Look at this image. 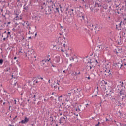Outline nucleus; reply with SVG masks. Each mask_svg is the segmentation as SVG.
Here are the masks:
<instances>
[{
  "instance_id": "28",
  "label": "nucleus",
  "mask_w": 126,
  "mask_h": 126,
  "mask_svg": "<svg viewBox=\"0 0 126 126\" xmlns=\"http://www.w3.org/2000/svg\"><path fill=\"white\" fill-rule=\"evenodd\" d=\"M88 63H89V64H90V65H92V62H91V61H89L88 62Z\"/></svg>"
},
{
  "instance_id": "60",
  "label": "nucleus",
  "mask_w": 126,
  "mask_h": 126,
  "mask_svg": "<svg viewBox=\"0 0 126 126\" xmlns=\"http://www.w3.org/2000/svg\"><path fill=\"white\" fill-rule=\"evenodd\" d=\"M40 79H41L42 80H43V79H44V78H43L42 77L40 78Z\"/></svg>"
},
{
  "instance_id": "11",
  "label": "nucleus",
  "mask_w": 126,
  "mask_h": 126,
  "mask_svg": "<svg viewBox=\"0 0 126 126\" xmlns=\"http://www.w3.org/2000/svg\"><path fill=\"white\" fill-rule=\"evenodd\" d=\"M24 12H27L28 11V6H26V4L24 5Z\"/></svg>"
},
{
  "instance_id": "44",
  "label": "nucleus",
  "mask_w": 126,
  "mask_h": 126,
  "mask_svg": "<svg viewBox=\"0 0 126 126\" xmlns=\"http://www.w3.org/2000/svg\"><path fill=\"white\" fill-rule=\"evenodd\" d=\"M41 9H44V6H41Z\"/></svg>"
},
{
  "instance_id": "43",
  "label": "nucleus",
  "mask_w": 126,
  "mask_h": 126,
  "mask_svg": "<svg viewBox=\"0 0 126 126\" xmlns=\"http://www.w3.org/2000/svg\"><path fill=\"white\" fill-rule=\"evenodd\" d=\"M60 62V59L58 57V60L57 61V63H59Z\"/></svg>"
},
{
  "instance_id": "50",
  "label": "nucleus",
  "mask_w": 126,
  "mask_h": 126,
  "mask_svg": "<svg viewBox=\"0 0 126 126\" xmlns=\"http://www.w3.org/2000/svg\"><path fill=\"white\" fill-rule=\"evenodd\" d=\"M17 117V116H15V118L13 119V120H15V119H16V117Z\"/></svg>"
},
{
  "instance_id": "64",
  "label": "nucleus",
  "mask_w": 126,
  "mask_h": 126,
  "mask_svg": "<svg viewBox=\"0 0 126 126\" xmlns=\"http://www.w3.org/2000/svg\"><path fill=\"white\" fill-rule=\"evenodd\" d=\"M35 37H36V36H37V33L35 34Z\"/></svg>"
},
{
  "instance_id": "9",
  "label": "nucleus",
  "mask_w": 126,
  "mask_h": 126,
  "mask_svg": "<svg viewBox=\"0 0 126 126\" xmlns=\"http://www.w3.org/2000/svg\"><path fill=\"white\" fill-rule=\"evenodd\" d=\"M16 17L14 18V20H21L22 19V18L21 17V16H19V15L16 14Z\"/></svg>"
},
{
  "instance_id": "1",
  "label": "nucleus",
  "mask_w": 126,
  "mask_h": 126,
  "mask_svg": "<svg viewBox=\"0 0 126 126\" xmlns=\"http://www.w3.org/2000/svg\"><path fill=\"white\" fill-rule=\"evenodd\" d=\"M35 53L34 51H32L29 50L25 53V57H27L28 60H32L33 58H36V56L34 55Z\"/></svg>"
},
{
  "instance_id": "31",
  "label": "nucleus",
  "mask_w": 126,
  "mask_h": 126,
  "mask_svg": "<svg viewBox=\"0 0 126 126\" xmlns=\"http://www.w3.org/2000/svg\"><path fill=\"white\" fill-rule=\"evenodd\" d=\"M95 63L96 64H99V61L97 60H95Z\"/></svg>"
},
{
  "instance_id": "18",
  "label": "nucleus",
  "mask_w": 126,
  "mask_h": 126,
  "mask_svg": "<svg viewBox=\"0 0 126 126\" xmlns=\"http://www.w3.org/2000/svg\"><path fill=\"white\" fill-rule=\"evenodd\" d=\"M70 94L71 93L68 94V95H67V98L66 99V101H69V99H70Z\"/></svg>"
},
{
  "instance_id": "57",
  "label": "nucleus",
  "mask_w": 126,
  "mask_h": 126,
  "mask_svg": "<svg viewBox=\"0 0 126 126\" xmlns=\"http://www.w3.org/2000/svg\"><path fill=\"white\" fill-rule=\"evenodd\" d=\"M33 98H36V95H34Z\"/></svg>"
},
{
  "instance_id": "2",
  "label": "nucleus",
  "mask_w": 126,
  "mask_h": 126,
  "mask_svg": "<svg viewBox=\"0 0 126 126\" xmlns=\"http://www.w3.org/2000/svg\"><path fill=\"white\" fill-rule=\"evenodd\" d=\"M95 4L94 6V10L96 11H99V8L97 7H101L102 6V2L101 0H95Z\"/></svg>"
},
{
  "instance_id": "51",
  "label": "nucleus",
  "mask_w": 126,
  "mask_h": 126,
  "mask_svg": "<svg viewBox=\"0 0 126 126\" xmlns=\"http://www.w3.org/2000/svg\"><path fill=\"white\" fill-rule=\"evenodd\" d=\"M121 24H122V21H121L120 23L119 24L120 26H121Z\"/></svg>"
},
{
  "instance_id": "34",
  "label": "nucleus",
  "mask_w": 126,
  "mask_h": 126,
  "mask_svg": "<svg viewBox=\"0 0 126 126\" xmlns=\"http://www.w3.org/2000/svg\"><path fill=\"white\" fill-rule=\"evenodd\" d=\"M70 61H72H72H74V58H73V57H71L70 58Z\"/></svg>"
},
{
  "instance_id": "42",
  "label": "nucleus",
  "mask_w": 126,
  "mask_h": 126,
  "mask_svg": "<svg viewBox=\"0 0 126 126\" xmlns=\"http://www.w3.org/2000/svg\"><path fill=\"white\" fill-rule=\"evenodd\" d=\"M63 46L64 48H65V44H63Z\"/></svg>"
},
{
  "instance_id": "12",
  "label": "nucleus",
  "mask_w": 126,
  "mask_h": 126,
  "mask_svg": "<svg viewBox=\"0 0 126 126\" xmlns=\"http://www.w3.org/2000/svg\"><path fill=\"white\" fill-rule=\"evenodd\" d=\"M105 72H107L105 74V75H107L109 76V75H111V71L110 70H106L105 71Z\"/></svg>"
},
{
  "instance_id": "41",
  "label": "nucleus",
  "mask_w": 126,
  "mask_h": 126,
  "mask_svg": "<svg viewBox=\"0 0 126 126\" xmlns=\"http://www.w3.org/2000/svg\"><path fill=\"white\" fill-rule=\"evenodd\" d=\"M61 51L63 52V53H64V50H63V49H61Z\"/></svg>"
},
{
  "instance_id": "38",
  "label": "nucleus",
  "mask_w": 126,
  "mask_h": 126,
  "mask_svg": "<svg viewBox=\"0 0 126 126\" xmlns=\"http://www.w3.org/2000/svg\"><path fill=\"white\" fill-rule=\"evenodd\" d=\"M22 25H23V26H25V21H24V23H22Z\"/></svg>"
},
{
  "instance_id": "46",
  "label": "nucleus",
  "mask_w": 126,
  "mask_h": 126,
  "mask_svg": "<svg viewBox=\"0 0 126 126\" xmlns=\"http://www.w3.org/2000/svg\"><path fill=\"white\" fill-rule=\"evenodd\" d=\"M109 121V119H108V118H106V121L108 122Z\"/></svg>"
},
{
  "instance_id": "29",
  "label": "nucleus",
  "mask_w": 126,
  "mask_h": 126,
  "mask_svg": "<svg viewBox=\"0 0 126 126\" xmlns=\"http://www.w3.org/2000/svg\"><path fill=\"white\" fill-rule=\"evenodd\" d=\"M105 96V97H109L110 95L109 94H106Z\"/></svg>"
},
{
  "instance_id": "33",
  "label": "nucleus",
  "mask_w": 126,
  "mask_h": 126,
  "mask_svg": "<svg viewBox=\"0 0 126 126\" xmlns=\"http://www.w3.org/2000/svg\"><path fill=\"white\" fill-rule=\"evenodd\" d=\"M54 88H55V89H57V88H60V87H59V86H54Z\"/></svg>"
},
{
  "instance_id": "35",
  "label": "nucleus",
  "mask_w": 126,
  "mask_h": 126,
  "mask_svg": "<svg viewBox=\"0 0 126 126\" xmlns=\"http://www.w3.org/2000/svg\"><path fill=\"white\" fill-rule=\"evenodd\" d=\"M90 9H91V11H93V10H94V9L93 8V7H91Z\"/></svg>"
},
{
  "instance_id": "23",
  "label": "nucleus",
  "mask_w": 126,
  "mask_h": 126,
  "mask_svg": "<svg viewBox=\"0 0 126 126\" xmlns=\"http://www.w3.org/2000/svg\"><path fill=\"white\" fill-rule=\"evenodd\" d=\"M2 63H3V59H0V64H2Z\"/></svg>"
},
{
  "instance_id": "55",
  "label": "nucleus",
  "mask_w": 126,
  "mask_h": 126,
  "mask_svg": "<svg viewBox=\"0 0 126 126\" xmlns=\"http://www.w3.org/2000/svg\"><path fill=\"white\" fill-rule=\"evenodd\" d=\"M48 82H49V83H51V80H49L48 81Z\"/></svg>"
},
{
  "instance_id": "22",
  "label": "nucleus",
  "mask_w": 126,
  "mask_h": 126,
  "mask_svg": "<svg viewBox=\"0 0 126 126\" xmlns=\"http://www.w3.org/2000/svg\"><path fill=\"white\" fill-rule=\"evenodd\" d=\"M55 12H60V11L59 10V8H57V7H55Z\"/></svg>"
},
{
  "instance_id": "13",
  "label": "nucleus",
  "mask_w": 126,
  "mask_h": 126,
  "mask_svg": "<svg viewBox=\"0 0 126 126\" xmlns=\"http://www.w3.org/2000/svg\"><path fill=\"white\" fill-rule=\"evenodd\" d=\"M78 74H80V72L78 73L76 72H74L71 74V76H76V75H78Z\"/></svg>"
},
{
  "instance_id": "62",
  "label": "nucleus",
  "mask_w": 126,
  "mask_h": 126,
  "mask_svg": "<svg viewBox=\"0 0 126 126\" xmlns=\"http://www.w3.org/2000/svg\"><path fill=\"white\" fill-rule=\"evenodd\" d=\"M105 82V84H107V82Z\"/></svg>"
},
{
  "instance_id": "16",
  "label": "nucleus",
  "mask_w": 126,
  "mask_h": 126,
  "mask_svg": "<svg viewBox=\"0 0 126 126\" xmlns=\"http://www.w3.org/2000/svg\"><path fill=\"white\" fill-rule=\"evenodd\" d=\"M109 95L111 97L114 96V95H115V94H114V91H110Z\"/></svg>"
},
{
  "instance_id": "49",
  "label": "nucleus",
  "mask_w": 126,
  "mask_h": 126,
  "mask_svg": "<svg viewBox=\"0 0 126 126\" xmlns=\"http://www.w3.org/2000/svg\"><path fill=\"white\" fill-rule=\"evenodd\" d=\"M119 10L120 11H121V10H123V9L120 8V9H119Z\"/></svg>"
},
{
  "instance_id": "6",
  "label": "nucleus",
  "mask_w": 126,
  "mask_h": 126,
  "mask_svg": "<svg viewBox=\"0 0 126 126\" xmlns=\"http://www.w3.org/2000/svg\"><path fill=\"white\" fill-rule=\"evenodd\" d=\"M66 11H68L69 15H73V9H69V8H66Z\"/></svg>"
},
{
  "instance_id": "37",
  "label": "nucleus",
  "mask_w": 126,
  "mask_h": 126,
  "mask_svg": "<svg viewBox=\"0 0 126 126\" xmlns=\"http://www.w3.org/2000/svg\"><path fill=\"white\" fill-rule=\"evenodd\" d=\"M62 118H61L60 119V120H59V122H60V124H62Z\"/></svg>"
},
{
  "instance_id": "15",
  "label": "nucleus",
  "mask_w": 126,
  "mask_h": 126,
  "mask_svg": "<svg viewBox=\"0 0 126 126\" xmlns=\"http://www.w3.org/2000/svg\"><path fill=\"white\" fill-rule=\"evenodd\" d=\"M26 24L27 25V28H29V29H31V28L30 27V24L28 22V21L26 22Z\"/></svg>"
},
{
  "instance_id": "25",
  "label": "nucleus",
  "mask_w": 126,
  "mask_h": 126,
  "mask_svg": "<svg viewBox=\"0 0 126 126\" xmlns=\"http://www.w3.org/2000/svg\"><path fill=\"white\" fill-rule=\"evenodd\" d=\"M104 6H103V8H104V9H108V6L107 5H104Z\"/></svg>"
},
{
  "instance_id": "63",
  "label": "nucleus",
  "mask_w": 126,
  "mask_h": 126,
  "mask_svg": "<svg viewBox=\"0 0 126 126\" xmlns=\"http://www.w3.org/2000/svg\"><path fill=\"white\" fill-rule=\"evenodd\" d=\"M4 33H6V31H5Z\"/></svg>"
},
{
  "instance_id": "30",
  "label": "nucleus",
  "mask_w": 126,
  "mask_h": 126,
  "mask_svg": "<svg viewBox=\"0 0 126 126\" xmlns=\"http://www.w3.org/2000/svg\"><path fill=\"white\" fill-rule=\"evenodd\" d=\"M10 35V32H8L7 33V37L6 38H8V35Z\"/></svg>"
},
{
  "instance_id": "24",
  "label": "nucleus",
  "mask_w": 126,
  "mask_h": 126,
  "mask_svg": "<svg viewBox=\"0 0 126 126\" xmlns=\"http://www.w3.org/2000/svg\"><path fill=\"white\" fill-rule=\"evenodd\" d=\"M116 10V13H117L118 14H120V13H121V12L119 10V8H117Z\"/></svg>"
},
{
  "instance_id": "19",
  "label": "nucleus",
  "mask_w": 126,
  "mask_h": 126,
  "mask_svg": "<svg viewBox=\"0 0 126 126\" xmlns=\"http://www.w3.org/2000/svg\"><path fill=\"white\" fill-rule=\"evenodd\" d=\"M87 67L90 68V69H92V70H94V67L92 65H90L89 66H87Z\"/></svg>"
},
{
  "instance_id": "26",
  "label": "nucleus",
  "mask_w": 126,
  "mask_h": 126,
  "mask_svg": "<svg viewBox=\"0 0 126 126\" xmlns=\"http://www.w3.org/2000/svg\"><path fill=\"white\" fill-rule=\"evenodd\" d=\"M71 92H73V94H75V93H76V92H75V90L72 89L71 90Z\"/></svg>"
},
{
  "instance_id": "47",
  "label": "nucleus",
  "mask_w": 126,
  "mask_h": 126,
  "mask_svg": "<svg viewBox=\"0 0 126 126\" xmlns=\"http://www.w3.org/2000/svg\"><path fill=\"white\" fill-rule=\"evenodd\" d=\"M62 120H65V117H63V118H62Z\"/></svg>"
},
{
  "instance_id": "20",
  "label": "nucleus",
  "mask_w": 126,
  "mask_h": 126,
  "mask_svg": "<svg viewBox=\"0 0 126 126\" xmlns=\"http://www.w3.org/2000/svg\"><path fill=\"white\" fill-rule=\"evenodd\" d=\"M54 0H48V3H51V4H55L53 2Z\"/></svg>"
},
{
  "instance_id": "32",
  "label": "nucleus",
  "mask_w": 126,
  "mask_h": 126,
  "mask_svg": "<svg viewBox=\"0 0 126 126\" xmlns=\"http://www.w3.org/2000/svg\"><path fill=\"white\" fill-rule=\"evenodd\" d=\"M106 1H107V2H108V3H110V2H111V0H105Z\"/></svg>"
},
{
  "instance_id": "17",
  "label": "nucleus",
  "mask_w": 126,
  "mask_h": 126,
  "mask_svg": "<svg viewBox=\"0 0 126 126\" xmlns=\"http://www.w3.org/2000/svg\"><path fill=\"white\" fill-rule=\"evenodd\" d=\"M50 8L53 9V11H55V9L56 8V6H55V4H52V6H50Z\"/></svg>"
},
{
  "instance_id": "27",
  "label": "nucleus",
  "mask_w": 126,
  "mask_h": 126,
  "mask_svg": "<svg viewBox=\"0 0 126 126\" xmlns=\"http://www.w3.org/2000/svg\"><path fill=\"white\" fill-rule=\"evenodd\" d=\"M119 124L120 125V126H126V124H124L123 123H119Z\"/></svg>"
},
{
  "instance_id": "56",
  "label": "nucleus",
  "mask_w": 126,
  "mask_h": 126,
  "mask_svg": "<svg viewBox=\"0 0 126 126\" xmlns=\"http://www.w3.org/2000/svg\"><path fill=\"white\" fill-rule=\"evenodd\" d=\"M87 78H88V79L89 80V79H90V77H88Z\"/></svg>"
},
{
  "instance_id": "45",
  "label": "nucleus",
  "mask_w": 126,
  "mask_h": 126,
  "mask_svg": "<svg viewBox=\"0 0 126 126\" xmlns=\"http://www.w3.org/2000/svg\"><path fill=\"white\" fill-rule=\"evenodd\" d=\"M50 118L52 119V122H53V120L54 119V118H53V117H50Z\"/></svg>"
},
{
  "instance_id": "3",
  "label": "nucleus",
  "mask_w": 126,
  "mask_h": 126,
  "mask_svg": "<svg viewBox=\"0 0 126 126\" xmlns=\"http://www.w3.org/2000/svg\"><path fill=\"white\" fill-rule=\"evenodd\" d=\"M120 96H122V100L123 102H126V94H125V90H121L120 92Z\"/></svg>"
},
{
  "instance_id": "53",
  "label": "nucleus",
  "mask_w": 126,
  "mask_h": 126,
  "mask_svg": "<svg viewBox=\"0 0 126 126\" xmlns=\"http://www.w3.org/2000/svg\"><path fill=\"white\" fill-rule=\"evenodd\" d=\"M3 40V41H5V40H6V38H4Z\"/></svg>"
},
{
  "instance_id": "14",
  "label": "nucleus",
  "mask_w": 126,
  "mask_h": 126,
  "mask_svg": "<svg viewBox=\"0 0 126 126\" xmlns=\"http://www.w3.org/2000/svg\"><path fill=\"white\" fill-rule=\"evenodd\" d=\"M34 18L35 19V20L39 21V20H40V18H41V16H35L34 17Z\"/></svg>"
},
{
  "instance_id": "36",
  "label": "nucleus",
  "mask_w": 126,
  "mask_h": 126,
  "mask_svg": "<svg viewBox=\"0 0 126 126\" xmlns=\"http://www.w3.org/2000/svg\"><path fill=\"white\" fill-rule=\"evenodd\" d=\"M100 125V122H98V124L95 125V126H99Z\"/></svg>"
},
{
  "instance_id": "21",
  "label": "nucleus",
  "mask_w": 126,
  "mask_h": 126,
  "mask_svg": "<svg viewBox=\"0 0 126 126\" xmlns=\"http://www.w3.org/2000/svg\"><path fill=\"white\" fill-rule=\"evenodd\" d=\"M92 26L94 27V29H96V31H99V30H98V27H97V26H96L95 25H92Z\"/></svg>"
},
{
  "instance_id": "48",
  "label": "nucleus",
  "mask_w": 126,
  "mask_h": 126,
  "mask_svg": "<svg viewBox=\"0 0 126 126\" xmlns=\"http://www.w3.org/2000/svg\"><path fill=\"white\" fill-rule=\"evenodd\" d=\"M15 104L16 105V100H14Z\"/></svg>"
},
{
  "instance_id": "5",
  "label": "nucleus",
  "mask_w": 126,
  "mask_h": 126,
  "mask_svg": "<svg viewBox=\"0 0 126 126\" xmlns=\"http://www.w3.org/2000/svg\"><path fill=\"white\" fill-rule=\"evenodd\" d=\"M114 66H115V67H117V68H119V67H120V68H122L123 66V64H122V62L120 61L118 63H115L113 64Z\"/></svg>"
},
{
  "instance_id": "39",
  "label": "nucleus",
  "mask_w": 126,
  "mask_h": 126,
  "mask_svg": "<svg viewBox=\"0 0 126 126\" xmlns=\"http://www.w3.org/2000/svg\"><path fill=\"white\" fill-rule=\"evenodd\" d=\"M43 6H46V3H42Z\"/></svg>"
},
{
  "instance_id": "58",
  "label": "nucleus",
  "mask_w": 126,
  "mask_h": 126,
  "mask_svg": "<svg viewBox=\"0 0 126 126\" xmlns=\"http://www.w3.org/2000/svg\"><path fill=\"white\" fill-rule=\"evenodd\" d=\"M119 6H120V5L116 6V8H118V7H119Z\"/></svg>"
},
{
  "instance_id": "59",
  "label": "nucleus",
  "mask_w": 126,
  "mask_h": 126,
  "mask_svg": "<svg viewBox=\"0 0 126 126\" xmlns=\"http://www.w3.org/2000/svg\"><path fill=\"white\" fill-rule=\"evenodd\" d=\"M59 7H60V8H62V6H61V5H59Z\"/></svg>"
},
{
  "instance_id": "4",
  "label": "nucleus",
  "mask_w": 126,
  "mask_h": 126,
  "mask_svg": "<svg viewBox=\"0 0 126 126\" xmlns=\"http://www.w3.org/2000/svg\"><path fill=\"white\" fill-rule=\"evenodd\" d=\"M45 11L46 12V14L47 15L51 14V13L53 12V9H52V8H50V6H47L45 7Z\"/></svg>"
},
{
  "instance_id": "7",
  "label": "nucleus",
  "mask_w": 126,
  "mask_h": 126,
  "mask_svg": "<svg viewBox=\"0 0 126 126\" xmlns=\"http://www.w3.org/2000/svg\"><path fill=\"white\" fill-rule=\"evenodd\" d=\"M116 54H121L122 53V48L117 47L114 51Z\"/></svg>"
},
{
  "instance_id": "8",
  "label": "nucleus",
  "mask_w": 126,
  "mask_h": 126,
  "mask_svg": "<svg viewBox=\"0 0 126 126\" xmlns=\"http://www.w3.org/2000/svg\"><path fill=\"white\" fill-rule=\"evenodd\" d=\"M29 122V118H28L27 117H25L24 118V120H22L21 121V124H26Z\"/></svg>"
},
{
  "instance_id": "10",
  "label": "nucleus",
  "mask_w": 126,
  "mask_h": 126,
  "mask_svg": "<svg viewBox=\"0 0 126 126\" xmlns=\"http://www.w3.org/2000/svg\"><path fill=\"white\" fill-rule=\"evenodd\" d=\"M78 98H80L81 99L82 98H83L84 97V95L83 94V92H80L79 94H78Z\"/></svg>"
},
{
  "instance_id": "54",
  "label": "nucleus",
  "mask_w": 126,
  "mask_h": 126,
  "mask_svg": "<svg viewBox=\"0 0 126 126\" xmlns=\"http://www.w3.org/2000/svg\"><path fill=\"white\" fill-rule=\"evenodd\" d=\"M50 99H51V100H53V99H54V97H50Z\"/></svg>"
},
{
  "instance_id": "61",
  "label": "nucleus",
  "mask_w": 126,
  "mask_h": 126,
  "mask_svg": "<svg viewBox=\"0 0 126 126\" xmlns=\"http://www.w3.org/2000/svg\"><path fill=\"white\" fill-rule=\"evenodd\" d=\"M10 23H11L10 22H8V24H10Z\"/></svg>"
},
{
  "instance_id": "52",
  "label": "nucleus",
  "mask_w": 126,
  "mask_h": 126,
  "mask_svg": "<svg viewBox=\"0 0 126 126\" xmlns=\"http://www.w3.org/2000/svg\"><path fill=\"white\" fill-rule=\"evenodd\" d=\"M14 60H16V59H17V57H15L14 58Z\"/></svg>"
},
{
  "instance_id": "40",
  "label": "nucleus",
  "mask_w": 126,
  "mask_h": 126,
  "mask_svg": "<svg viewBox=\"0 0 126 126\" xmlns=\"http://www.w3.org/2000/svg\"><path fill=\"white\" fill-rule=\"evenodd\" d=\"M82 19L83 20L84 19V16L83 15L82 16Z\"/></svg>"
}]
</instances>
